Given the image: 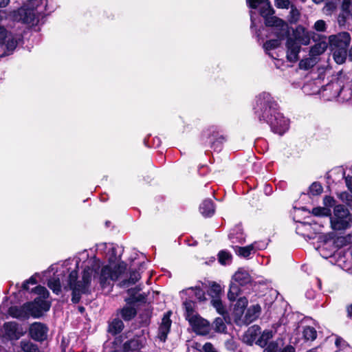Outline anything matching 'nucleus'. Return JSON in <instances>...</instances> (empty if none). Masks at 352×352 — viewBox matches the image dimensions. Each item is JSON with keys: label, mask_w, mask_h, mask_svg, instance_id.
Returning <instances> with one entry per match:
<instances>
[{"label": "nucleus", "mask_w": 352, "mask_h": 352, "mask_svg": "<svg viewBox=\"0 0 352 352\" xmlns=\"http://www.w3.org/2000/svg\"><path fill=\"white\" fill-rule=\"evenodd\" d=\"M326 50L325 43H318L314 45L310 50L311 56L316 57L322 54Z\"/></svg>", "instance_id": "37"}, {"label": "nucleus", "mask_w": 352, "mask_h": 352, "mask_svg": "<svg viewBox=\"0 0 352 352\" xmlns=\"http://www.w3.org/2000/svg\"><path fill=\"white\" fill-rule=\"evenodd\" d=\"M276 36L278 37L277 39L270 40L265 43L264 48L266 51H269L278 47L280 44V40L283 39L285 36L283 37H278L276 35Z\"/></svg>", "instance_id": "35"}, {"label": "nucleus", "mask_w": 352, "mask_h": 352, "mask_svg": "<svg viewBox=\"0 0 352 352\" xmlns=\"http://www.w3.org/2000/svg\"><path fill=\"white\" fill-rule=\"evenodd\" d=\"M6 45L7 52L5 55L12 53L17 45V41L10 34L7 30L0 25V45Z\"/></svg>", "instance_id": "9"}, {"label": "nucleus", "mask_w": 352, "mask_h": 352, "mask_svg": "<svg viewBox=\"0 0 352 352\" xmlns=\"http://www.w3.org/2000/svg\"><path fill=\"white\" fill-rule=\"evenodd\" d=\"M347 314L348 316L352 317V305L348 307L347 308Z\"/></svg>", "instance_id": "60"}, {"label": "nucleus", "mask_w": 352, "mask_h": 352, "mask_svg": "<svg viewBox=\"0 0 352 352\" xmlns=\"http://www.w3.org/2000/svg\"><path fill=\"white\" fill-rule=\"evenodd\" d=\"M140 278V274L137 272H132L130 274V277L127 280H122L120 285L122 287H129L130 285H134Z\"/></svg>", "instance_id": "26"}, {"label": "nucleus", "mask_w": 352, "mask_h": 352, "mask_svg": "<svg viewBox=\"0 0 352 352\" xmlns=\"http://www.w3.org/2000/svg\"><path fill=\"white\" fill-rule=\"evenodd\" d=\"M312 214L315 216L328 217L331 215V210L325 207H317L312 210Z\"/></svg>", "instance_id": "38"}, {"label": "nucleus", "mask_w": 352, "mask_h": 352, "mask_svg": "<svg viewBox=\"0 0 352 352\" xmlns=\"http://www.w3.org/2000/svg\"><path fill=\"white\" fill-rule=\"evenodd\" d=\"M348 16L346 15V14L344 12L342 13V14H340L339 16H338V23L340 24H343L345 22V20H346V18Z\"/></svg>", "instance_id": "55"}, {"label": "nucleus", "mask_w": 352, "mask_h": 352, "mask_svg": "<svg viewBox=\"0 0 352 352\" xmlns=\"http://www.w3.org/2000/svg\"><path fill=\"white\" fill-rule=\"evenodd\" d=\"M47 327L41 322H34L29 329L30 337L38 342L45 340L47 338Z\"/></svg>", "instance_id": "10"}, {"label": "nucleus", "mask_w": 352, "mask_h": 352, "mask_svg": "<svg viewBox=\"0 0 352 352\" xmlns=\"http://www.w3.org/2000/svg\"><path fill=\"white\" fill-rule=\"evenodd\" d=\"M141 290V288L140 286H137L134 288L129 289L127 292L130 295V298L125 300V301L127 303H131L132 302H138L142 300V294H140L139 296L135 297V295Z\"/></svg>", "instance_id": "29"}, {"label": "nucleus", "mask_w": 352, "mask_h": 352, "mask_svg": "<svg viewBox=\"0 0 352 352\" xmlns=\"http://www.w3.org/2000/svg\"><path fill=\"white\" fill-rule=\"evenodd\" d=\"M10 3V0H0V8H6Z\"/></svg>", "instance_id": "56"}, {"label": "nucleus", "mask_w": 352, "mask_h": 352, "mask_svg": "<svg viewBox=\"0 0 352 352\" xmlns=\"http://www.w3.org/2000/svg\"><path fill=\"white\" fill-rule=\"evenodd\" d=\"M259 331L260 328L258 326H252L250 327L243 336V341L248 344H252L255 340Z\"/></svg>", "instance_id": "19"}, {"label": "nucleus", "mask_w": 352, "mask_h": 352, "mask_svg": "<svg viewBox=\"0 0 352 352\" xmlns=\"http://www.w3.org/2000/svg\"><path fill=\"white\" fill-rule=\"evenodd\" d=\"M333 56L335 61L338 64L344 63L347 56L346 49L333 48Z\"/></svg>", "instance_id": "23"}, {"label": "nucleus", "mask_w": 352, "mask_h": 352, "mask_svg": "<svg viewBox=\"0 0 352 352\" xmlns=\"http://www.w3.org/2000/svg\"><path fill=\"white\" fill-rule=\"evenodd\" d=\"M208 294L212 298H219L220 296L222 294V289L220 285L214 283L209 291Z\"/></svg>", "instance_id": "36"}, {"label": "nucleus", "mask_w": 352, "mask_h": 352, "mask_svg": "<svg viewBox=\"0 0 352 352\" xmlns=\"http://www.w3.org/2000/svg\"><path fill=\"white\" fill-rule=\"evenodd\" d=\"M252 278L249 273L243 270L239 269L232 276L228 293V297L230 300L234 301L241 293V286L246 285L250 283Z\"/></svg>", "instance_id": "5"}, {"label": "nucleus", "mask_w": 352, "mask_h": 352, "mask_svg": "<svg viewBox=\"0 0 352 352\" xmlns=\"http://www.w3.org/2000/svg\"><path fill=\"white\" fill-rule=\"evenodd\" d=\"M249 6L252 8H256L262 2V0H247Z\"/></svg>", "instance_id": "50"}, {"label": "nucleus", "mask_w": 352, "mask_h": 352, "mask_svg": "<svg viewBox=\"0 0 352 352\" xmlns=\"http://www.w3.org/2000/svg\"><path fill=\"white\" fill-rule=\"evenodd\" d=\"M255 113L260 121L267 122L273 132L283 135L289 128V120L277 109V104L269 93L263 92L256 98Z\"/></svg>", "instance_id": "2"}, {"label": "nucleus", "mask_w": 352, "mask_h": 352, "mask_svg": "<svg viewBox=\"0 0 352 352\" xmlns=\"http://www.w3.org/2000/svg\"><path fill=\"white\" fill-rule=\"evenodd\" d=\"M329 41L333 48L347 49L351 42V36L348 32H343L330 36Z\"/></svg>", "instance_id": "11"}, {"label": "nucleus", "mask_w": 352, "mask_h": 352, "mask_svg": "<svg viewBox=\"0 0 352 352\" xmlns=\"http://www.w3.org/2000/svg\"><path fill=\"white\" fill-rule=\"evenodd\" d=\"M137 346V340H131L127 341L124 344V349L125 350L134 349Z\"/></svg>", "instance_id": "48"}, {"label": "nucleus", "mask_w": 352, "mask_h": 352, "mask_svg": "<svg viewBox=\"0 0 352 352\" xmlns=\"http://www.w3.org/2000/svg\"><path fill=\"white\" fill-rule=\"evenodd\" d=\"M34 292L40 295L43 298H47L49 296V292L45 287L38 285L34 289Z\"/></svg>", "instance_id": "45"}, {"label": "nucleus", "mask_w": 352, "mask_h": 352, "mask_svg": "<svg viewBox=\"0 0 352 352\" xmlns=\"http://www.w3.org/2000/svg\"><path fill=\"white\" fill-rule=\"evenodd\" d=\"M307 352H318V351H317L316 349H311L309 351H308Z\"/></svg>", "instance_id": "64"}, {"label": "nucleus", "mask_w": 352, "mask_h": 352, "mask_svg": "<svg viewBox=\"0 0 352 352\" xmlns=\"http://www.w3.org/2000/svg\"><path fill=\"white\" fill-rule=\"evenodd\" d=\"M20 346L24 352H39L37 345L28 340L21 341Z\"/></svg>", "instance_id": "30"}, {"label": "nucleus", "mask_w": 352, "mask_h": 352, "mask_svg": "<svg viewBox=\"0 0 352 352\" xmlns=\"http://www.w3.org/2000/svg\"><path fill=\"white\" fill-rule=\"evenodd\" d=\"M316 4H320L324 1V0H311Z\"/></svg>", "instance_id": "62"}, {"label": "nucleus", "mask_w": 352, "mask_h": 352, "mask_svg": "<svg viewBox=\"0 0 352 352\" xmlns=\"http://www.w3.org/2000/svg\"><path fill=\"white\" fill-rule=\"evenodd\" d=\"M261 311V307L258 305H256L250 307L247 312L246 316L249 317V319L252 321L258 317V315Z\"/></svg>", "instance_id": "34"}, {"label": "nucleus", "mask_w": 352, "mask_h": 352, "mask_svg": "<svg viewBox=\"0 0 352 352\" xmlns=\"http://www.w3.org/2000/svg\"><path fill=\"white\" fill-rule=\"evenodd\" d=\"M124 328V323L122 320L119 318H114L109 324L108 332L112 335H116L120 333Z\"/></svg>", "instance_id": "21"}, {"label": "nucleus", "mask_w": 352, "mask_h": 352, "mask_svg": "<svg viewBox=\"0 0 352 352\" xmlns=\"http://www.w3.org/2000/svg\"><path fill=\"white\" fill-rule=\"evenodd\" d=\"M330 87L336 89L335 97H338L340 96V93L342 91V89L338 83H332L329 85Z\"/></svg>", "instance_id": "49"}, {"label": "nucleus", "mask_w": 352, "mask_h": 352, "mask_svg": "<svg viewBox=\"0 0 352 352\" xmlns=\"http://www.w3.org/2000/svg\"><path fill=\"white\" fill-rule=\"evenodd\" d=\"M78 309L80 313H83L85 311V308L82 306L78 307Z\"/></svg>", "instance_id": "63"}, {"label": "nucleus", "mask_w": 352, "mask_h": 352, "mask_svg": "<svg viewBox=\"0 0 352 352\" xmlns=\"http://www.w3.org/2000/svg\"><path fill=\"white\" fill-rule=\"evenodd\" d=\"M273 332L271 330H265L260 338L256 340V344L261 347L267 345V342L272 338Z\"/></svg>", "instance_id": "27"}, {"label": "nucleus", "mask_w": 352, "mask_h": 352, "mask_svg": "<svg viewBox=\"0 0 352 352\" xmlns=\"http://www.w3.org/2000/svg\"><path fill=\"white\" fill-rule=\"evenodd\" d=\"M303 337L306 340H314L317 337V331L312 327H305L303 329Z\"/></svg>", "instance_id": "32"}, {"label": "nucleus", "mask_w": 352, "mask_h": 352, "mask_svg": "<svg viewBox=\"0 0 352 352\" xmlns=\"http://www.w3.org/2000/svg\"><path fill=\"white\" fill-rule=\"evenodd\" d=\"M182 293L189 295L190 298L194 296L199 301H203L206 299L205 292L200 287H189L183 290Z\"/></svg>", "instance_id": "20"}, {"label": "nucleus", "mask_w": 352, "mask_h": 352, "mask_svg": "<svg viewBox=\"0 0 352 352\" xmlns=\"http://www.w3.org/2000/svg\"><path fill=\"white\" fill-rule=\"evenodd\" d=\"M280 352H295V349L292 346H287L285 347Z\"/></svg>", "instance_id": "57"}, {"label": "nucleus", "mask_w": 352, "mask_h": 352, "mask_svg": "<svg viewBox=\"0 0 352 352\" xmlns=\"http://www.w3.org/2000/svg\"><path fill=\"white\" fill-rule=\"evenodd\" d=\"M125 271L123 264H110L100 267V261L93 258L87 262V265L83 270L82 279L77 281L78 272L73 270L68 277V285L72 291V301L78 303L82 294L90 293V285L93 278L94 282L100 283L102 289L110 287L112 283Z\"/></svg>", "instance_id": "1"}, {"label": "nucleus", "mask_w": 352, "mask_h": 352, "mask_svg": "<svg viewBox=\"0 0 352 352\" xmlns=\"http://www.w3.org/2000/svg\"><path fill=\"white\" fill-rule=\"evenodd\" d=\"M314 28L319 32H324L326 29V23L323 20H318L314 24Z\"/></svg>", "instance_id": "46"}, {"label": "nucleus", "mask_w": 352, "mask_h": 352, "mask_svg": "<svg viewBox=\"0 0 352 352\" xmlns=\"http://www.w3.org/2000/svg\"><path fill=\"white\" fill-rule=\"evenodd\" d=\"M286 48L287 60L292 63L297 61L301 45L296 42V40L293 38L288 37L286 42Z\"/></svg>", "instance_id": "12"}, {"label": "nucleus", "mask_w": 352, "mask_h": 352, "mask_svg": "<svg viewBox=\"0 0 352 352\" xmlns=\"http://www.w3.org/2000/svg\"><path fill=\"white\" fill-rule=\"evenodd\" d=\"M199 211L206 217L212 216L214 213L212 201L210 199L204 200L199 206Z\"/></svg>", "instance_id": "18"}, {"label": "nucleus", "mask_w": 352, "mask_h": 352, "mask_svg": "<svg viewBox=\"0 0 352 352\" xmlns=\"http://www.w3.org/2000/svg\"><path fill=\"white\" fill-rule=\"evenodd\" d=\"M6 13L4 10H0V21H2L4 18H6Z\"/></svg>", "instance_id": "59"}, {"label": "nucleus", "mask_w": 352, "mask_h": 352, "mask_svg": "<svg viewBox=\"0 0 352 352\" xmlns=\"http://www.w3.org/2000/svg\"><path fill=\"white\" fill-rule=\"evenodd\" d=\"M261 15L265 18V23L267 26L274 28V32L278 37L286 36L289 33L287 24L281 19L274 14V10L269 3L264 5L260 10Z\"/></svg>", "instance_id": "4"}, {"label": "nucleus", "mask_w": 352, "mask_h": 352, "mask_svg": "<svg viewBox=\"0 0 352 352\" xmlns=\"http://www.w3.org/2000/svg\"><path fill=\"white\" fill-rule=\"evenodd\" d=\"M289 8L290 11L287 16V20L291 24H296L300 20L301 16L300 10L294 4H292Z\"/></svg>", "instance_id": "22"}, {"label": "nucleus", "mask_w": 352, "mask_h": 352, "mask_svg": "<svg viewBox=\"0 0 352 352\" xmlns=\"http://www.w3.org/2000/svg\"><path fill=\"white\" fill-rule=\"evenodd\" d=\"M29 284L35 285L36 284V280L34 276H31L29 279L27 280Z\"/></svg>", "instance_id": "58"}, {"label": "nucleus", "mask_w": 352, "mask_h": 352, "mask_svg": "<svg viewBox=\"0 0 352 352\" xmlns=\"http://www.w3.org/2000/svg\"><path fill=\"white\" fill-rule=\"evenodd\" d=\"M317 62V58L311 56L309 58L302 59L299 63V67L301 69L307 70L315 66Z\"/></svg>", "instance_id": "24"}, {"label": "nucleus", "mask_w": 352, "mask_h": 352, "mask_svg": "<svg viewBox=\"0 0 352 352\" xmlns=\"http://www.w3.org/2000/svg\"><path fill=\"white\" fill-rule=\"evenodd\" d=\"M336 9V4L333 1H327L324 8L323 12L326 14H331L333 12H334Z\"/></svg>", "instance_id": "43"}, {"label": "nucleus", "mask_w": 352, "mask_h": 352, "mask_svg": "<svg viewBox=\"0 0 352 352\" xmlns=\"http://www.w3.org/2000/svg\"><path fill=\"white\" fill-rule=\"evenodd\" d=\"M212 306L216 309L217 312L221 315L224 314L225 309L223 306L222 302L219 298H214L211 300Z\"/></svg>", "instance_id": "39"}, {"label": "nucleus", "mask_w": 352, "mask_h": 352, "mask_svg": "<svg viewBox=\"0 0 352 352\" xmlns=\"http://www.w3.org/2000/svg\"><path fill=\"white\" fill-rule=\"evenodd\" d=\"M334 202V199L329 196H326L324 198V203L327 206H331Z\"/></svg>", "instance_id": "53"}, {"label": "nucleus", "mask_w": 352, "mask_h": 352, "mask_svg": "<svg viewBox=\"0 0 352 352\" xmlns=\"http://www.w3.org/2000/svg\"><path fill=\"white\" fill-rule=\"evenodd\" d=\"M193 331L199 335L205 336L210 333V325L208 321L200 317L199 315L194 318H190L188 320Z\"/></svg>", "instance_id": "8"}, {"label": "nucleus", "mask_w": 352, "mask_h": 352, "mask_svg": "<svg viewBox=\"0 0 352 352\" xmlns=\"http://www.w3.org/2000/svg\"><path fill=\"white\" fill-rule=\"evenodd\" d=\"M248 305V300L246 298H240L238 300L237 305L241 308H245Z\"/></svg>", "instance_id": "52"}, {"label": "nucleus", "mask_w": 352, "mask_h": 352, "mask_svg": "<svg viewBox=\"0 0 352 352\" xmlns=\"http://www.w3.org/2000/svg\"><path fill=\"white\" fill-rule=\"evenodd\" d=\"M278 347L277 343L272 342L264 349L263 352H278Z\"/></svg>", "instance_id": "47"}, {"label": "nucleus", "mask_w": 352, "mask_h": 352, "mask_svg": "<svg viewBox=\"0 0 352 352\" xmlns=\"http://www.w3.org/2000/svg\"><path fill=\"white\" fill-rule=\"evenodd\" d=\"M171 323L170 312H168L163 316L158 330V338L161 341L165 342L166 340L167 335L170 331Z\"/></svg>", "instance_id": "15"}, {"label": "nucleus", "mask_w": 352, "mask_h": 352, "mask_svg": "<svg viewBox=\"0 0 352 352\" xmlns=\"http://www.w3.org/2000/svg\"><path fill=\"white\" fill-rule=\"evenodd\" d=\"M28 318L30 316L39 318L42 316L43 311L50 309V304L40 298L36 299L34 302L26 303Z\"/></svg>", "instance_id": "7"}, {"label": "nucleus", "mask_w": 352, "mask_h": 352, "mask_svg": "<svg viewBox=\"0 0 352 352\" xmlns=\"http://www.w3.org/2000/svg\"><path fill=\"white\" fill-rule=\"evenodd\" d=\"M254 250L253 245L245 247H236V252L238 255L243 257H248Z\"/></svg>", "instance_id": "33"}, {"label": "nucleus", "mask_w": 352, "mask_h": 352, "mask_svg": "<svg viewBox=\"0 0 352 352\" xmlns=\"http://www.w3.org/2000/svg\"><path fill=\"white\" fill-rule=\"evenodd\" d=\"M118 311L124 321L131 320L137 314V310L135 307L132 305L131 303L127 302L125 306L118 309Z\"/></svg>", "instance_id": "16"}, {"label": "nucleus", "mask_w": 352, "mask_h": 352, "mask_svg": "<svg viewBox=\"0 0 352 352\" xmlns=\"http://www.w3.org/2000/svg\"><path fill=\"white\" fill-rule=\"evenodd\" d=\"M293 39L301 45H308L311 41V33L302 25H298L292 34Z\"/></svg>", "instance_id": "13"}, {"label": "nucleus", "mask_w": 352, "mask_h": 352, "mask_svg": "<svg viewBox=\"0 0 352 352\" xmlns=\"http://www.w3.org/2000/svg\"><path fill=\"white\" fill-rule=\"evenodd\" d=\"M47 285L56 294H59L61 292L60 279L58 275L51 278L48 280Z\"/></svg>", "instance_id": "25"}, {"label": "nucleus", "mask_w": 352, "mask_h": 352, "mask_svg": "<svg viewBox=\"0 0 352 352\" xmlns=\"http://www.w3.org/2000/svg\"><path fill=\"white\" fill-rule=\"evenodd\" d=\"M274 3L276 8L280 9H288L292 4L289 0H274Z\"/></svg>", "instance_id": "44"}, {"label": "nucleus", "mask_w": 352, "mask_h": 352, "mask_svg": "<svg viewBox=\"0 0 352 352\" xmlns=\"http://www.w3.org/2000/svg\"><path fill=\"white\" fill-rule=\"evenodd\" d=\"M212 327L214 330L217 333H225L227 329L224 318L220 317L214 320Z\"/></svg>", "instance_id": "31"}, {"label": "nucleus", "mask_w": 352, "mask_h": 352, "mask_svg": "<svg viewBox=\"0 0 352 352\" xmlns=\"http://www.w3.org/2000/svg\"><path fill=\"white\" fill-rule=\"evenodd\" d=\"M9 314L19 319H27L28 314H27V307L26 304L23 305L22 307H12L9 309Z\"/></svg>", "instance_id": "17"}, {"label": "nucleus", "mask_w": 352, "mask_h": 352, "mask_svg": "<svg viewBox=\"0 0 352 352\" xmlns=\"http://www.w3.org/2000/svg\"><path fill=\"white\" fill-rule=\"evenodd\" d=\"M219 261L223 264L225 265L231 259V254L226 251H221L219 254Z\"/></svg>", "instance_id": "42"}, {"label": "nucleus", "mask_w": 352, "mask_h": 352, "mask_svg": "<svg viewBox=\"0 0 352 352\" xmlns=\"http://www.w3.org/2000/svg\"><path fill=\"white\" fill-rule=\"evenodd\" d=\"M40 1L31 0L24 3L17 10L13 11L12 17L18 22L24 24L36 25L41 16V10H39Z\"/></svg>", "instance_id": "3"}, {"label": "nucleus", "mask_w": 352, "mask_h": 352, "mask_svg": "<svg viewBox=\"0 0 352 352\" xmlns=\"http://www.w3.org/2000/svg\"><path fill=\"white\" fill-rule=\"evenodd\" d=\"M202 349L205 352H214L213 346L211 343L207 342L204 345L202 346Z\"/></svg>", "instance_id": "51"}, {"label": "nucleus", "mask_w": 352, "mask_h": 352, "mask_svg": "<svg viewBox=\"0 0 352 352\" xmlns=\"http://www.w3.org/2000/svg\"><path fill=\"white\" fill-rule=\"evenodd\" d=\"M341 8L346 16H352V0H343Z\"/></svg>", "instance_id": "40"}, {"label": "nucleus", "mask_w": 352, "mask_h": 352, "mask_svg": "<svg viewBox=\"0 0 352 352\" xmlns=\"http://www.w3.org/2000/svg\"><path fill=\"white\" fill-rule=\"evenodd\" d=\"M184 306L186 310V318L189 320L190 318H194L197 316L195 312V302L192 300H186L184 302Z\"/></svg>", "instance_id": "28"}, {"label": "nucleus", "mask_w": 352, "mask_h": 352, "mask_svg": "<svg viewBox=\"0 0 352 352\" xmlns=\"http://www.w3.org/2000/svg\"><path fill=\"white\" fill-rule=\"evenodd\" d=\"M322 185L318 182H314L309 187V192L312 195H318L322 192Z\"/></svg>", "instance_id": "41"}, {"label": "nucleus", "mask_w": 352, "mask_h": 352, "mask_svg": "<svg viewBox=\"0 0 352 352\" xmlns=\"http://www.w3.org/2000/svg\"><path fill=\"white\" fill-rule=\"evenodd\" d=\"M345 182L348 189L352 192V177H348L345 179Z\"/></svg>", "instance_id": "54"}, {"label": "nucleus", "mask_w": 352, "mask_h": 352, "mask_svg": "<svg viewBox=\"0 0 352 352\" xmlns=\"http://www.w3.org/2000/svg\"><path fill=\"white\" fill-rule=\"evenodd\" d=\"M28 282L27 281V280L23 283L22 285V288L25 290H28L29 289V287H28Z\"/></svg>", "instance_id": "61"}, {"label": "nucleus", "mask_w": 352, "mask_h": 352, "mask_svg": "<svg viewBox=\"0 0 352 352\" xmlns=\"http://www.w3.org/2000/svg\"><path fill=\"white\" fill-rule=\"evenodd\" d=\"M4 336L9 340H18L22 335L19 325L15 322H8L3 325Z\"/></svg>", "instance_id": "14"}, {"label": "nucleus", "mask_w": 352, "mask_h": 352, "mask_svg": "<svg viewBox=\"0 0 352 352\" xmlns=\"http://www.w3.org/2000/svg\"><path fill=\"white\" fill-rule=\"evenodd\" d=\"M349 210L343 205L336 206L333 215L330 217L331 227L334 230L347 229L350 226Z\"/></svg>", "instance_id": "6"}]
</instances>
